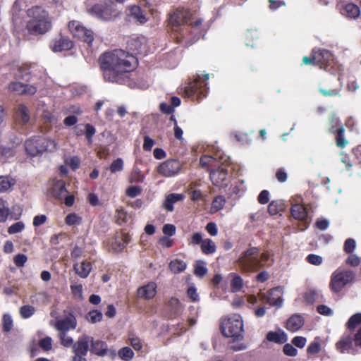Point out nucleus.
<instances>
[{"instance_id":"42","label":"nucleus","mask_w":361,"mask_h":361,"mask_svg":"<svg viewBox=\"0 0 361 361\" xmlns=\"http://www.w3.org/2000/svg\"><path fill=\"white\" fill-rule=\"evenodd\" d=\"M283 204L279 201H272L268 206V212L271 215H276L279 213L282 209Z\"/></svg>"},{"instance_id":"23","label":"nucleus","mask_w":361,"mask_h":361,"mask_svg":"<svg viewBox=\"0 0 361 361\" xmlns=\"http://www.w3.org/2000/svg\"><path fill=\"white\" fill-rule=\"evenodd\" d=\"M51 192L56 198L59 200L63 199L68 194L64 181L61 180H56L53 184Z\"/></svg>"},{"instance_id":"63","label":"nucleus","mask_w":361,"mask_h":361,"mask_svg":"<svg viewBox=\"0 0 361 361\" xmlns=\"http://www.w3.org/2000/svg\"><path fill=\"white\" fill-rule=\"evenodd\" d=\"M257 200L260 204H264L269 201V192L268 190H262L258 195Z\"/></svg>"},{"instance_id":"21","label":"nucleus","mask_w":361,"mask_h":361,"mask_svg":"<svg viewBox=\"0 0 361 361\" xmlns=\"http://www.w3.org/2000/svg\"><path fill=\"white\" fill-rule=\"evenodd\" d=\"M337 350L342 353H353V339L349 335H344L336 343Z\"/></svg>"},{"instance_id":"10","label":"nucleus","mask_w":361,"mask_h":361,"mask_svg":"<svg viewBox=\"0 0 361 361\" xmlns=\"http://www.w3.org/2000/svg\"><path fill=\"white\" fill-rule=\"evenodd\" d=\"M91 336L82 335L78 338V341L73 345L72 351L74 356L72 361H87L86 355L89 350Z\"/></svg>"},{"instance_id":"33","label":"nucleus","mask_w":361,"mask_h":361,"mask_svg":"<svg viewBox=\"0 0 361 361\" xmlns=\"http://www.w3.org/2000/svg\"><path fill=\"white\" fill-rule=\"evenodd\" d=\"M169 267L171 272L173 274H179L185 271L187 264L182 260L174 259L169 263Z\"/></svg>"},{"instance_id":"12","label":"nucleus","mask_w":361,"mask_h":361,"mask_svg":"<svg viewBox=\"0 0 361 361\" xmlns=\"http://www.w3.org/2000/svg\"><path fill=\"white\" fill-rule=\"evenodd\" d=\"M181 169L180 163L176 159H168L157 167L159 174L165 177H171L176 175Z\"/></svg>"},{"instance_id":"59","label":"nucleus","mask_w":361,"mask_h":361,"mask_svg":"<svg viewBox=\"0 0 361 361\" xmlns=\"http://www.w3.org/2000/svg\"><path fill=\"white\" fill-rule=\"evenodd\" d=\"M129 341L135 350H140L142 348L141 340L137 337H129Z\"/></svg>"},{"instance_id":"19","label":"nucleus","mask_w":361,"mask_h":361,"mask_svg":"<svg viewBox=\"0 0 361 361\" xmlns=\"http://www.w3.org/2000/svg\"><path fill=\"white\" fill-rule=\"evenodd\" d=\"M313 63L314 65L329 64L333 60V56L331 52L326 49H319L314 51L312 56Z\"/></svg>"},{"instance_id":"22","label":"nucleus","mask_w":361,"mask_h":361,"mask_svg":"<svg viewBox=\"0 0 361 361\" xmlns=\"http://www.w3.org/2000/svg\"><path fill=\"white\" fill-rule=\"evenodd\" d=\"M35 67V66L30 64H23L20 66L14 74L15 78L19 80H30V75L32 74V69Z\"/></svg>"},{"instance_id":"30","label":"nucleus","mask_w":361,"mask_h":361,"mask_svg":"<svg viewBox=\"0 0 361 361\" xmlns=\"http://www.w3.org/2000/svg\"><path fill=\"white\" fill-rule=\"evenodd\" d=\"M360 13V8L354 4H348L345 6L342 14L351 18H355Z\"/></svg>"},{"instance_id":"46","label":"nucleus","mask_w":361,"mask_h":361,"mask_svg":"<svg viewBox=\"0 0 361 361\" xmlns=\"http://www.w3.org/2000/svg\"><path fill=\"white\" fill-rule=\"evenodd\" d=\"M123 169V161L121 158H117L109 166L111 173L121 171Z\"/></svg>"},{"instance_id":"16","label":"nucleus","mask_w":361,"mask_h":361,"mask_svg":"<svg viewBox=\"0 0 361 361\" xmlns=\"http://www.w3.org/2000/svg\"><path fill=\"white\" fill-rule=\"evenodd\" d=\"M50 47L53 51L60 52L71 49L73 47V42L67 37L60 36L52 41Z\"/></svg>"},{"instance_id":"27","label":"nucleus","mask_w":361,"mask_h":361,"mask_svg":"<svg viewBox=\"0 0 361 361\" xmlns=\"http://www.w3.org/2000/svg\"><path fill=\"white\" fill-rule=\"evenodd\" d=\"M183 199V195L181 194L171 193L166 196L163 207L168 212H172L173 210V204L178 201H181Z\"/></svg>"},{"instance_id":"49","label":"nucleus","mask_w":361,"mask_h":361,"mask_svg":"<svg viewBox=\"0 0 361 361\" xmlns=\"http://www.w3.org/2000/svg\"><path fill=\"white\" fill-rule=\"evenodd\" d=\"M85 134L86 138L88 141V143L91 144L92 142V137L96 133V129L93 126H92L91 124H89V123H87L85 126Z\"/></svg>"},{"instance_id":"44","label":"nucleus","mask_w":361,"mask_h":361,"mask_svg":"<svg viewBox=\"0 0 361 361\" xmlns=\"http://www.w3.org/2000/svg\"><path fill=\"white\" fill-rule=\"evenodd\" d=\"M361 324V313H357L353 315L347 322L348 329H355L358 324Z\"/></svg>"},{"instance_id":"24","label":"nucleus","mask_w":361,"mask_h":361,"mask_svg":"<svg viewBox=\"0 0 361 361\" xmlns=\"http://www.w3.org/2000/svg\"><path fill=\"white\" fill-rule=\"evenodd\" d=\"M304 324L302 317L299 314L291 316L286 322V328L288 330L295 332L299 330Z\"/></svg>"},{"instance_id":"25","label":"nucleus","mask_w":361,"mask_h":361,"mask_svg":"<svg viewBox=\"0 0 361 361\" xmlns=\"http://www.w3.org/2000/svg\"><path fill=\"white\" fill-rule=\"evenodd\" d=\"M16 114L23 124L27 123L30 119V110L24 104H19L16 106Z\"/></svg>"},{"instance_id":"60","label":"nucleus","mask_w":361,"mask_h":361,"mask_svg":"<svg viewBox=\"0 0 361 361\" xmlns=\"http://www.w3.org/2000/svg\"><path fill=\"white\" fill-rule=\"evenodd\" d=\"M111 248L114 251L116 252H121L125 248V245L118 238H115L114 240L111 243Z\"/></svg>"},{"instance_id":"26","label":"nucleus","mask_w":361,"mask_h":361,"mask_svg":"<svg viewBox=\"0 0 361 361\" xmlns=\"http://www.w3.org/2000/svg\"><path fill=\"white\" fill-rule=\"evenodd\" d=\"M73 269L75 273L81 278H87L92 270V264L87 261H82L80 264H75Z\"/></svg>"},{"instance_id":"36","label":"nucleus","mask_w":361,"mask_h":361,"mask_svg":"<svg viewBox=\"0 0 361 361\" xmlns=\"http://www.w3.org/2000/svg\"><path fill=\"white\" fill-rule=\"evenodd\" d=\"M118 357L123 361H130L134 356L133 350L129 347H123L118 352Z\"/></svg>"},{"instance_id":"14","label":"nucleus","mask_w":361,"mask_h":361,"mask_svg":"<svg viewBox=\"0 0 361 361\" xmlns=\"http://www.w3.org/2000/svg\"><path fill=\"white\" fill-rule=\"evenodd\" d=\"M8 88L9 91L17 94L33 95L37 92V87L31 85H25L20 82H11Z\"/></svg>"},{"instance_id":"53","label":"nucleus","mask_w":361,"mask_h":361,"mask_svg":"<svg viewBox=\"0 0 361 361\" xmlns=\"http://www.w3.org/2000/svg\"><path fill=\"white\" fill-rule=\"evenodd\" d=\"M27 260V257L24 254H18L13 258V262L17 267H23Z\"/></svg>"},{"instance_id":"45","label":"nucleus","mask_w":361,"mask_h":361,"mask_svg":"<svg viewBox=\"0 0 361 361\" xmlns=\"http://www.w3.org/2000/svg\"><path fill=\"white\" fill-rule=\"evenodd\" d=\"M226 200L223 196H217L213 200L212 209H214L215 212H217L223 209Z\"/></svg>"},{"instance_id":"4","label":"nucleus","mask_w":361,"mask_h":361,"mask_svg":"<svg viewBox=\"0 0 361 361\" xmlns=\"http://www.w3.org/2000/svg\"><path fill=\"white\" fill-rule=\"evenodd\" d=\"M259 257V249L256 247H250L241 253L236 260V264L244 273L255 271L258 269L260 263Z\"/></svg>"},{"instance_id":"61","label":"nucleus","mask_w":361,"mask_h":361,"mask_svg":"<svg viewBox=\"0 0 361 361\" xmlns=\"http://www.w3.org/2000/svg\"><path fill=\"white\" fill-rule=\"evenodd\" d=\"M317 298V293L313 290H309L305 294V300L310 304L313 303L316 300Z\"/></svg>"},{"instance_id":"57","label":"nucleus","mask_w":361,"mask_h":361,"mask_svg":"<svg viewBox=\"0 0 361 361\" xmlns=\"http://www.w3.org/2000/svg\"><path fill=\"white\" fill-rule=\"evenodd\" d=\"M71 291L75 298L82 300V285H71Z\"/></svg>"},{"instance_id":"20","label":"nucleus","mask_w":361,"mask_h":361,"mask_svg":"<svg viewBox=\"0 0 361 361\" xmlns=\"http://www.w3.org/2000/svg\"><path fill=\"white\" fill-rule=\"evenodd\" d=\"M157 285L154 282H150L147 285L140 287L137 289V296L140 298L151 299L154 297L157 293Z\"/></svg>"},{"instance_id":"15","label":"nucleus","mask_w":361,"mask_h":361,"mask_svg":"<svg viewBox=\"0 0 361 361\" xmlns=\"http://www.w3.org/2000/svg\"><path fill=\"white\" fill-rule=\"evenodd\" d=\"M53 326L59 333H67L69 330L76 328L77 322L75 317L71 315L65 319H57Z\"/></svg>"},{"instance_id":"5","label":"nucleus","mask_w":361,"mask_h":361,"mask_svg":"<svg viewBox=\"0 0 361 361\" xmlns=\"http://www.w3.org/2000/svg\"><path fill=\"white\" fill-rule=\"evenodd\" d=\"M56 146L54 140L42 137H34L25 142L26 152L32 157L39 155L45 151L53 152Z\"/></svg>"},{"instance_id":"48","label":"nucleus","mask_w":361,"mask_h":361,"mask_svg":"<svg viewBox=\"0 0 361 361\" xmlns=\"http://www.w3.org/2000/svg\"><path fill=\"white\" fill-rule=\"evenodd\" d=\"M341 87L340 89H324V88H319V92L324 97H332V96H341Z\"/></svg>"},{"instance_id":"28","label":"nucleus","mask_w":361,"mask_h":361,"mask_svg":"<svg viewBox=\"0 0 361 361\" xmlns=\"http://www.w3.org/2000/svg\"><path fill=\"white\" fill-rule=\"evenodd\" d=\"M129 16L135 19L140 24H143L147 22V18L144 13V11L137 6H132L129 7Z\"/></svg>"},{"instance_id":"37","label":"nucleus","mask_w":361,"mask_h":361,"mask_svg":"<svg viewBox=\"0 0 361 361\" xmlns=\"http://www.w3.org/2000/svg\"><path fill=\"white\" fill-rule=\"evenodd\" d=\"M9 214L10 209L6 202L3 199H0V223L6 221Z\"/></svg>"},{"instance_id":"32","label":"nucleus","mask_w":361,"mask_h":361,"mask_svg":"<svg viewBox=\"0 0 361 361\" xmlns=\"http://www.w3.org/2000/svg\"><path fill=\"white\" fill-rule=\"evenodd\" d=\"M14 179L8 176H0V192L9 191L15 185Z\"/></svg>"},{"instance_id":"17","label":"nucleus","mask_w":361,"mask_h":361,"mask_svg":"<svg viewBox=\"0 0 361 361\" xmlns=\"http://www.w3.org/2000/svg\"><path fill=\"white\" fill-rule=\"evenodd\" d=\"M210 179L213 184L218 187L227 185V171L224 168H219L210 172Z\"/></svg>"},{"instance_id":"62","label":"nucleus","mask_w":361,"mask_h":361,"mask_svg":"<svg viewBox=\"0 0 361 361\" xmlns=\"http://www.w3.org/2000/svg\"><path fill=\"white\" fill-rule=\"evenodd\" d=\"M42 118L46 123L55 124L57 122L56 117L51 112L47 111L43 112Z\"/></svg>"},{"instance_id":"43","label":"nucleus","mask_w":361,"mask_h":361,"mask_svg":"<svg viewBox=\"0 0 361 361\" xmlns=\"http://www.w3.org/2000/svg\"><path fill=\"white\" fill-rule=\"evenodd\" d=\"M65 222L68 226L78 225L81 223V218L75 213L66 216Z\"/></svg>"},{"instance_id":"6","label":"nucleus","mask_w":361,"mask_h":361,"mask_svg":"<svg viewBox=\"0 0 361 361\" xmlns=\"http://www.w3.org/2000/svg\"><path fill=\"white\" fill-rule=\"evenodd\" d=\"M355 274L351 270L336 269L331 275L329 288L334 293H339L354 280Z\"/></svg>"},{"instance_id":"1","label":"nucleus","mask_w":361,"mask_h":361,"mask_svg":"<svg viewBox=\"0 0 361 361\" xmlns=\"http://www.w3.org/2000/svg\"><path fill=\"white\" fill-rule=\"evenodd\" d=\"M99 63L106 81L123 84L128 81L129 73L135 68L137 59L122 49H116L104 53Z\"/></svg>"},{"instance_id":"58","label":"nucleus","mask_w":361,"mask_h":361,"mask_svg":"<svg viewBox=\"0 0 361 361\" xmlns=\"http://www.w3.org/2000/svg\"><path fill=\"white\" fill-rule=\"evenodd\" d=\"M356 243L352 238H348L344 243V250L347 253L352 252L355 248Z\"/></svg>"},{"instance_id":"13","label":"nucleus","mask_w":361,"mask_h":361,"mask_svg":"<svg viewBox=\"0 0 361 361\" xmlns=\"http://www.w3.org/2000/svg\"><path fill=\"white\" fill-rule=\"evenodd\" d=\"M190 16L191 13L189 10L178 8L174 13L170 14L169 22L171 25L178 27L187 23Z\"/></svg>"},{"instance_id":"38","label":"nucleus","mask_w":361,"mask_h":361,"mask_svg":"<svg viewBox=\"0 0 361 361\" xmlns=\"http://www.w3.org/2000/svg\"><path fill=\"white\" fill-rule=\"evenodd\" d=\"M59 338L60 340L61 344L66 348H73V345H74L73 339L68 335L67 333H59Z\"/></svg>"},{"instance_id":"35","label":"nucleus","mask_w":361,"mask_h":361,"mask_svg":"<svg viewBox=\"0 0 361 361\" xmlns=\"http://www.w3.org/2000/svg\"><path fill=\"white\" fill-rule=\"evenodd\" d=\"M267 339L269 341L283 343L286 342V337L283 333L270 331L267 335Z\"/></svg>"},{"instance_id":"51","label":"nucleus","mask_w":361,"mask_h":361,"mask_svg":"<svg viewBox=\"0 0 361 361\" xmlns=\"http://www.w3.org/2000/svg\"><path fill=\"white\" fill-rule=\"evenodd\" d=\"M25 228V224L22 221H18L13 225H11L8 228V232L9 234H16L17 233L21 232Z\"/></svg>"},{"instance_id":"3","label":"nucleus","mask_w":361,"mask_h":361,"mask_svg":"<svg viewBox=\"0 0 361 361\" xmlns=\"http://www.w3.org/2000/svg\"><path fill=\"white\" fill-rule=\"evenodd\" d=\"M221 329L226 337L233 338V340H241L243 338V322L240 314H233L221 321Z\"/></svg>"},{"instance_id":"55","label":"nucleus","mask_w":361,"mask_h":361,"mask_svg":"<svg viewBox=\"0 0 361 361\" xmlns=\"http://www.w3.org/2000/svg\"><path fill=\"white\" fill-rule=\"evenodd\" d=\"M142 189L139 186H130L126 190V195L130 197H135L140 195Z\"/></svg>"},{"instance_id":"29","label":"nucleus","mask_w":361,"mask_h":361,"mask_svg":"<svg viewBox=\"0 0 361 361\" xmlns=\"http://www.w3.org/2000/svg\"><path fill=\"white\" fill-rule=\"evenodd\" d=\"M291 214L295 219L299 220H305L307 216L305 207L300 204H295L292 206Z\"/></svg>"},{"instance_id":"52","label":"nucleus","mask_w":361,"mask_h":361,"mask_svg":"<svg viewBox=\"0 0 361 361\" xmlns=\"http://www.w3.org/2000/svg\"><path fill=\"white\" fill-rule=\"evenodd\" d=\"M39 347L46 350H50L52 348V339L51 337H45L42 339H41L39 342Z\"/></svg>"},{"instance_id":"47","label":"nucleus","mask_w":361,"mask_h":361,"mask_svg":"<svg viewBox=\"0 0 361 361\" xmlns=\"http://www.w3.org/2000/svg\"><path fill=\"white\" fill-rule=\"evenodd\" d=\"M35 307L31 305H24L20 307V313L23 318H29L35 313Z\"/></svg>"},{"instance_id":"64","label":"nucleus","mask_w":361,"mask_h":361,"mask_svg":"<svg viewBox=\"0 0 361 361\" xmlns=\"http://www.w3.org/2000/svg\"><path fill=\"white\" fill-rule=\"evenodd\" d=\"M283 352L286 355L295 356L298 350L291 344L287 343L283 346Z\"/></svg>"},{"instance_id":"56","label":"nucleus","mask_w":361,"mask_h":361,"mask_svg":"<svg viewBox=\"0 0 361 361\" xmlns=\"http://www.w3.org/2000/svg\"><path fill=\"white\" fill-rule=\"evenodd\" d=\"M13 327V320L10 315L4 314L3 316V329L5 331H9Z\"/></svg>"},{"instance_id":"31","label":"nucleus","mask_w":361,"mask_h":361,"mask_svg":"<svg viewBox=\"0 0 361 361\" xmlns=\"http://www.w3.org/2000/svg\"><path fill=\"white\" fill-rule=\"evenodd\" d=\"M215 243L210 238H205L201 245V250L205 255H211L216 252Z\"/></svg>"},{"instance_id":"40","label":"nucleus","mask_w":361,"mask_h":361,"mask_svg":"<svg viewBox=\"0 0 361 361\" xmlns=\"http://www.w3.org/2000/svg\"><path fill=\"white\" fill-rule=\"evenodd\" d=\"M102 313L99 310H92L87 315V319L92 324L100 322L102 319Z\"/></svg>"},{"instance_id":"54","label":"nucleus","mask_w":361,"mask_h":361,"mask_svg":"<svg viewBox=\"0 0 361 361\" xmlns=\"http://www.w3.org/2000/svg\"><path fill=\"white\" fill-rule=\"evenodd\" d=\"M306 259L310 264L316 266L320 265L323 262L321 256L314 254L308 255Z\"/></svg>"},{"instance_id":"50","label":"nucleus","mask_w":361,"mask_h":361,"mask_svg":"<svg viewBox=\"0 0 361 361\" xmlns=\"http://www.w3.org/2000/svg\"><path fill=\"white\" fill-rule=\"evenodd\" d=\"M204 239L202 238V234L200 232L194 233L191 238L188 239V244L189 245H202V242Z\"/></svg>"},{"instance_id":"41","label":"nucleus","mask_w":361,"mask_h":361,"mask_svg":"<svg viewBox=\"0 0 361 361\" xmlns=\"http://www.w3.org/2000/svg\"><path fill=\"white\" fill-rule=\"evenodd\" d=\"M243 286V280L240 276H234L231 281V288L233 292H238Z\"/></svg>"},{"instance_id":"18","label":"nucleus","mask_w":361,"mask_h":361,"mask_svg":"<svg viewBox=\"0 0 361 361\" xmlns=\"http://www.w3.org/2000/svg\"><path fill=\"white\" fill-rule=\"evenodd\" d=\"M279 291V288H275L270 290L267 293L263 294L262 297V301L269 304L271 306H276L277 307H282L283 299L279 294H277Z\"/></svg>"},{"instance_id":"9","label":"nucleus","mask_w":361,"mask_h":361,"mask_svg":"<svg viewBox=\"0 0 361 361\" xmlns=\"http://www.w3.org/2000/svg\"><path fill=\"white\" fill-rule=\"evenodd\" d=\"M68 27L74 37L81 39L84 42L90 44L93 42V32L85 27L80 22L71 20L68 23Z\"/></svg>"},{"instance_id":"39","label":"nucleus","mask_w":361,"mask_h":361,"mask_svg":"<svg viewBox=\"0 0 361 361\" xmlns=\"http://www.w3.org/2000/svg\"><path fill=\"white\" fill-rule=\"evenodd\" d=\"M260 259V263L259 264V267L263 266H271L274 262V259L271 257L270 254L268 252H263L259 254V257Z\"/></svg>"},{"instance_id":"2","label":"nucleus","mask_w":361,"mask_h":361,"mask_svg":"<svg viewBox=\"0 0 361 361\" xmlns=\"http://www.w3.org/2000/svg\"><path fill=\"white\" fill-rule=\"evenodd\" d=\"M27 15L30 19L27 23V29L31 34H44L50 30L51 23L49 14L42 7H32L27 11Z\"/></svg>"},{"instance_id":"34","label":"nucleus","mask_w":361,"mask_h":361,"mask_svg":"<svg viewBox=\"0 0 361 361\" xmlns=\"http://www.w3.org/2000/svg\"><path fill=\"white\" fill-rule=\"evenodd\" d=\"M344 132L345 129L342 126L336 130V143L338 147L344 148L348 144V141L343 136Z\"/></svg>"},{"instance_id":"7","label":"nucleus","mask_w":361,"mask_h":361,"mask_svg":"<svg viewBox=\"0 0 361 361\" xmlns=\"http://www.w3.org/2000/svg\"><path fill=\"white\" fill-rule=\"evenodd\" d=\"M204 80H202L201 75H197L196 78L190 82L185 87V96L187 97H195L200 99L205 97L207 94L206 81L209 80V75L204 74Z\"/></svg>"},{"instance_id":"11","label":"nucleus","mask_w":361,"mask_h":361,"mask_svg":"<svg viewBox=\"0 0 361 361\" xmlns=\"http://www.w3.org/2000/svg\"><path fill=\"white\" fill-rule=\"evenodd\" d=\"M90 352L100 357L107 355L111 358H114L116 355L115 350L109 349L106 342L101 340H94L91 337Z\"/></svg>"},{"instance_id":"8","label":"nucleus","mask_w":361,"mask_h":361,"mask_svg":"<svg viewBox=\"0 0 361 361\" xmlns=\"http://www.w3.org/2000/svg\"><path fill=\"white\" fill-rule=\"evenodd\" d=\"M90 13L104 20H112L118 15V12L114 8V3L110 1L105 4L94 5L90 9Z\"/></svg>"}]
</instances>
